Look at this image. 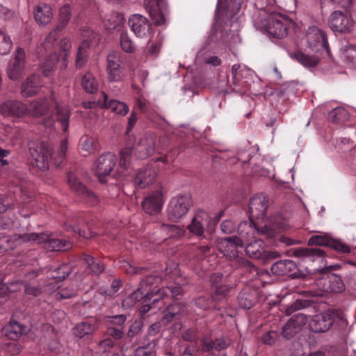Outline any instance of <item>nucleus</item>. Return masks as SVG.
<instances>
[{"label": "nucleus", "instance_id": "1", "mask_svg": "<svg viewBox=\"0 0 356 356\" xmlns=\"http://www.w3.org/2000/svg\"><path fill=\"white\" fill-rule=\"evenodd\" d=\"M67 149V140L61 141L58 150L50 153L47 147L41 144H33L30 146L29 152L33 159V164L41 170H46L49 168V160H54L55 164L59 165L63 161Z\"/></svg>", "mask_w": 356, "mask_h": 356}, {"label": "nucleus", "instance_id": "2", "mask_svg": "<svg viewBox=\"0 0 356 356\" xmlns=\"http://www.w3.org/2000/svg\"><path fill=\"white\" fill-rule=\"evenodd\" d=\"M54 106L57 114V120L61 124L63 131H66L69 126L70 111L68 106L60 104L56 100L54 95L49 99H39L31 102L29 113L39 117L46 114L51 107Z\"/></svg>", "mask_w": 356, "mask_h": 356}, {"label": "nucleus", "instance_id": "3", "mask_svg": "<svg viewBox=\"0 0 356 356\" xmlns=\"http://www.w3.org/2000/svg\"><path fill=\"white\" fill-rule=\"evenodd\" d=\"M238 234L240 238L236 236L220 238L218 242V250L229 259H234L238 257V247H242L244 243H248L250 238L254 235V228L251 223L242 222L238 225Z\"/></svg>", "mask_w": 356, "mask_h": 356}, {"label": "nucleus", "instance_id": "4", "mask_svg": "<svg viewBox=\"0 0 356 356\" xmlns=\"http://www.w3.org/2000/svg\"><path fill=\"white\" fill-rule=\"evenodd\" d=\"M161 282V279L157 275L147 277L141 282L139 289L123 300L122 306L131 307L140 300H143V302H150L158 293L159 290H156V288Z\"/></svg>", "mask_w": 356, "mask_h": 356}, {"label": "nucleus", "instance_id": "5", "mask_svg": "<svg viewBox=\"0 0 356 356\" xmlns=\"http://www.w3.org/2000/svg\"><path fill=\"white\" fill-rule=\"evenodd\" d=\"M13 240L16 242V244L11 245L10 248L26 242L38 244L44 243L45 248L51 251H65L71 248V243L69 241L64 239L49 238V236L44 233H30L15 236Z\"/></svg>", "mask_w": 356, "mask_h": 356}, {"label": "nucleus", "instance_id": "6", "mask_svg": "<svg viewBox=\"0 0 356 356\" xmlns=\"http://www.w3.org/2000/svg\"><path fill=\"white\" fill-rule=\"evenodd\" d=\"M294 26L295 22L291 19L280 13L271 14L262 22L265 31L275 38L286 37Z\"/></svg>", "mask_w": 356, "mask_h": 356}, {"label": "nucleus", "instance_id": "7", "mask_svg": "<svg viewBox=\"0 0 356 356\" xmlns=\"http://www.w3.org/2000/svg\"><path fill=\"white\" fill-rule=\"evenodd\" d=\"M302 42L313 51L316 53L325 51L330 54L327 35L323 30L316 25L309 26L307 29Z\"/></svg>", "mask_w": 356, "mask_h": 356}, {"label": "nucleus", "instance_id": "8", "mask_svg": "<svg viewBox=\"0 0 356 356\" xmlns=\"http://www.w3.org/2000/svg\"><path fill=\"white\" fill-rule=\"evenodd\" d=\"M327 24L333 32L346 33L352 31L354 22L346 13L336 10L330 13Z\"/></svg>", "mask_w": 356, "mask_h": 356}, {"label": "nucleus", "instance_id": "9", "mask_svg": "<svg viewBox=\"0 0 356 356\" xmlns=\"http://www.w3.org/2000/svg\"><path fill=\"white\" fill-rule=\"evenodd\" d=\"M191 204L190 197L186 195L172 197L167 208V215L170 220L177 221L188 212Z\"/></svg>", "mask_w": 356, "mask_h": 356}, {"label": "nucleus", "instance_id": "10", "mask_svg": "<svg viewBox=\"0 0 356 356\" xmlns=\"http://www.w3.org/2000/svg\"><path fill=\"white\" fill-rule=\"evenodd\" d=\"M120 53L112 51L106 56V71L110 82L121 81L124 77V67L121 65Z\"/></svg>", "mask_w": 356, "mask_h": 356}, {"label": "nucleus", "instance_id": "11", "mask_svg": "<svg viewBox=\"0 0 356 356\" xmlns=\"http://www.w3.org/2000/svg\"><path fill=\"white\" fill-rule=\"evenodd\" d=\"M116 164L115 154L108 152L101 155L95 161L93 170L101 182L106 181V177L109 175Z\"/></svg>", "mask_w": 356, "mask_h": 356}, {"label": "nucleus", "instance_id": "12", "mask_svg": "<svg viewBox=\"0 0 356 356\" xmlns=\"http://www.w3.org/2000/svg\"><path fill=\"white\" fill-rule=\"evenodd\" d=\"M82 36L85 39L78 49L76 59V65L79 68L83 67L87 61L86 49L90 43L91 44H97L101 39V36L99 33L95 32L89 28L83 29Z\"/></svg>", "mask_w": 356, "mask_h": 356}, {"label": "nucleus", "instance_id": "13", "mask_svg": "<svg viewBox=\"0 0 356 356\" xmlns=\"http://www.w3.org/2000/svg\"><path fill=\"white\" fill-rule=\"evenodd\" d=\"M268 197L267 196L260 194L252 197L249 203L250 211V222L252 227L254 228V233L257 232L255 225L252 221L253 218H263L266 214L268 208Z\"/></svg>", "mask_w": 356, "mask_h": 356}, {"label": "nucleus", "instance_id": "14", "mask_svg": "<svg viewBox=\"0 0 356 356\" xmlns=\"http://www.w3.org/2000/svg\"><path fill=\"white\" fill-rule=\"evenodd\" d=\"M26 54L24 49L18 47L14 53V58L8 65L7 72L8 77L12 80L18 79L24 70Z\"/></svg>", "mask_w": 356, "mask_h": 356}, {"label": "nucleus", "instance_id": "15", "mask_svg": "<svg viewBox=\"0 0 356 356\" xmlns=\"http://www.w3.org/2000/svg\"><path fill=\"white\" fill-rule=\"evenodd\" d=\"M164 203L163 191L161 188L149 193L143 202V210L148 214L159 213Z\"/></svg>", "mask_w": 356, "mask_h": 356}, {"label": "nucleus", "instance_id": "16", "mask_svg": "<svg viewBox=\"0 0 356 356\" xmlns=\"http://www.w3.org/2000/svg\"><path fill=\"white\" fill-rule=\"evenodd\" d=\"M156 136L154 134L143 135L137 145L135 147V152L137 156L140 159H145L150 156L159 147H156Z\"/></svg>", "mask_w": 356, "mask_h": 356}, {"label": "nucleus", "instance_id": "17", "mask_svg": "<svg viewBox=\"0 0 356 356\" xmlns=\"http://www.w3.org/2000/svg\"><path fill=\"white\" fill-rule=\"evenodd\" d=\"M144 4L152 19L158 25L165 23L166 2L165 0H145Z\"/></svg>", "mask_w": 356, "mask_h": 356}, {"label": "nucleus", "instance_id": "18", "mask_svg": "<svg viewBox=\"0 0 356 356\" xmlns=\"http://www.w3.org/2000/svg\"><path fill=\"white\" fill-rule=\"evenodd\" d=\"M334 312H325L314 316L309 322V327L314 332L327 331L334 322Z\"/></svg>", "mask_w": 356, "mask_h": 356}, {"label": "nucleus", "instance_id": "19", "mask_svg": "<svg viewBox=\"0 0 356 356\" xmlns=\"http://www.w3.org/2000/svg\"><path fill=\"white\" fill-rule=\"evenodd\" d=\"M306 315L298 313L293 315L284 325L282 330V335L286 339L293 337L307 323Z\"/></svg>", "mask_w": 356, "mask_h": 356}, {"label": "nucleus", "instance_id": "20", "mask_svg": "<svg viewBox=\"0 0 356 356\" xmlns=\"http://www.w3.org/2000/svg\"><path fill=\"white\" fill-rule=\"evenodd\" d=\"M129 25L138 38H143L150 33L151 24L141 15H133L129 19Z\"/></svg>", "mask_w": 356, "mask_h": 356}, {"label": "nucleus", "instance_id": "21", "mask_svg": "<svg viewBox=\"0 0 356 356\" xmlns=\"http://www.w3.org/2000/svg\"><path fill=\"white\" fill-rule=\"evenodd\" d=\"M209 222V214L204 211H199L192 219L191 223L187 226L190 233L196 236H202L204 227Z\"/></svg>", "mask_w": 356, "mask_h": 356}, {"label": "nucleus", "instance_id": "22", "mask_svg": "<svg viewBox=\"0 0 356 356\" xmlns=\"http://www.w3.org/2000/svg\"><path fill=\"white\" fill-rule=\"evenodd\" d=\"M0 113L3 115L21 117L29 113V109L18 101H8L0 106Z\"/></svg>", "mask_w": 356, "mask_h": 356}, {"label": "nucleus", "instance_id": "23", "mask_svg": "<svg viewBox=\"0 0 356 356\" xmlns=\"http://www.w3.org/2000/svg\"><path fill=\"white\" fill-rule=\"evenodd\" d=\"M67 182L70 189L78 195H83L90 199L91 204H94L97 202V197L92 193L88 191L85 186L79 180L74 173L70 172L67 175Z\"/></svg>", "mask_w": 356, "mask_h": 356}, {"label": "nucleus", "instance_id": "24", "mask_svg": "<svg viewBox=\"0 0 356 356\" xmlns=\"http://www.w3.org/2000/svg\"><path fill=\"white\" fill-rule=\"evenodd\" d=\"M156 172L150 167L140 169L134 177L135 184L140 188H145L155 181Z\"/></svg>", "mask_w": 356, "mask_h": 356}, {"label": "nucleus", "instance_id": "25", "mask_svg": "<svg viewBox=\"0 0 356 356\" xmlns=\"http://www.w3.org/2000/svg\"><path fill=\"white\" fill-rule=\"evenodd\" d=\"M53 15L51 7L46 3L37 6L34 10L35 20L40 26L49 24L53 19Z\"/></svg>", "mask_w": 356, "mask_h": 356}, {"label": "nucleus", "instance_id": "26", "mask_svg": "<svg viewBox=\"0 0 356 356\" xmlns=\"http://www.w3.org/2000/svg\"><path fill=\"white\" fill-rule=\"evenodd\" d=\"M42 86L39 75L33 74L29 76L22 85V95L24 97H31L35 95Z\"/></svg>", "mask_w": 356, "mask_h": 356}, {"label": "nucleus", "instance_id": "27", "mask_svg": "<svg viewBox=\"0 0 356 356\" xmlns=\"http://www.w3.org/2000/svg\"><path fill=\"white\" fill-rule=\"evenodd\" d=\"M99 104L102 107L110 108L116 114L125 115L129 111V106L124 102L111 99L108 101V95L103 93V99L99 100Z\"/></svg>", "mask_w": 356, "mask_h": 356}, {"label": "nucleus", "instance_id": "28", "mask_svg": "<svg viewBox=\"0 0 356 356\" xmlns=\"http://www.w3.org/2000/svg\"><path fill=\"white\" fill-rule=\"evenodd\" d=\"M290 57L295 59L300 64L306 68H313L317 66L320 61V58L316 55H308L301 51H297L293 53H290Z\"/></svg>", "mask_w": 356, "mask_h": 356}, {"label": "nucleus", "instance_id": "29", "mask_svg": "<svg viewBox=\"0 0 356 356\" xmlns=\"http://www.w3.org/2000/svg\"><path fill=\"white\" fill-rule=\"evenodd\" d=\"M296 268V265L293 261L286 259L273 264L271 266V271L275 275H285L292 274Z\"/></svg>", "mask_w": 356, "mask_h": 356}, {"label": "nucleus", "instance_id": "30", "mask_svg": "<svg viewBox=\"0 0 356 356\" xmlns=\"http://www.w3.org/2000/svg\"><path fill=\"white\" fill-rule=\"evenodd\" d=\"M156 233L160 236V241H165L169 237H179L183 235L184 231L176 226L167 224H161L159 225Z\"/></svg>", "mask_w": 356, "mask_h": 356}, {"label": "nucleus", "instance_id": "31", "mask_svg": "<svg viewBox=\"0 0 356 356\" xmlns=\"http://www.w3.org/2000/svg\"><path fill=\"white\" fill-rule=\"evenodd\" d=\"M265 248L264 242L260 239L248 243L245 247L246 254L251 258L261 260Z\"/></svg>", "mask_w": 356, "mask_h": 356}, {"label": "nucleus", "instance_id": "32", "mask_svg": "<svg viewBox=\"0 0 356 356\" xmlns=\"http://www.w3.org/2000/svg\"><path fill=\"white\" fill-rule=\"evenodd\" d=\"M96 329L95 321L90 320L76 324L74 328V334L79 338L88 337L93 334Z\"/></svg>", "mask_w": 356, "mask_h": 356}, {"label": "nucleus", "instance_id": "33", "mask_svg": "<svg viewBox=\"0 0 356 356\" xmlns=\"http://www.w3.org/2000/svg\"><path fill=\"white\" fill-rule=\"evenodd\" d=\"M124 17L118 13H113L106 16L104 24L106 30L113 31L119 29L123 24Z\"/></svg>", "mask_w": 356, "mask_h": 356}, {"label": "nucleus", "instance_id": "34", "mask_svg": "<svg viewBox=\"0 0 356 356\" xmlns=\"http://www.w3.org/2000/svg\"><path fill=\"white\" fill-rule=\"evenodd\" d=\"M3 332L8 338L15 340L20 337L24 330L17 322L10 321L9 324L3 327Z\"/></svg>", "mask_w": 356, "mask_h": 356}, {"label": "nucleus", "instance_id": "35", "mask_svg": "<svg viewBox=\"0 0 356 356\" xmlns=\"http://www.w3.org/2000/svg\"><path fill=\"white\" fill-rule=\"evenodd\" d=\"M76 288L72 284L65 283L58 286L54 292V296L57 299L70 298L76 294Z\"/></svg>", "mask_w": 356, "mask_h": 356}, {"label": "nucleus", "instance_id": "36", "mask_svg": "<svg viewBox=\"0 0 356 356\" xmlns=\"http://www.w3.org/2000/svg\"><path fill=\"white\" fill-rule=\"evenodd\" d=\"M63 31L59 28L54 27L49 34L45 37L42 43V47L44 50H50L53 49L57 44V39Z\"/></svg>", "mask_w": 356, "mask_h": 356}, {"label": "nucleus", "instance_id": "37", "mask_svg": "<svg viewBox=\"0 0 356 356\" xmlns=\"http://www.w3.org/2000/svg\"><path fill=\"white\" fill-rule=\"evenodd\" d=\"M83 88L88 93H94L98 89V83L93 74L87 72L84 74L81 81Z\"/></svg>", "mask_w": 356, "mask_h": 356}, {"label": "nucleus", "instance_id": "38", "mask_svg": "<svg viewBox=\"0 0 356 356\" xmlns=\"http://www.w3.org/2000/svg\"><path fill=\"white\" fill-rule=\"evenodd\" d=\"M328 118L333 122L343 123L348 120L349 113L344 108L337 107L330 112Z\"/></svg>", "mask_w": 356, "mask_h": 356}, {"label": "nucleus", "instance_id": "39", "mask_svg": "<svg viewBox=\"0 0 356 356\" xmlns=\"http://www.w3.org/2000/svg\"><path fill=\"white\" fill-rule=\"evenodd\" d=\"M80 148L85 152L84 156L95 152L97 149L95 138L88 136H83L80 140Z\"/></svg>", "mask_w": 356, "mask_h": 356}, {"label": "nucleus", "instance_id": "40", "mask_svg": "<svg viewBox=\"0 0 356 356\" xmlns=\"http://www.w3.org/2000/svg\"><path fill=\"white\" fill-rule=\"evenodd\" d=\"M71 7L70 5L66 4L60 8L58 24L56 27L63 30L68 24L71 17Z\"/></svg>", "mask_w": 356, "mask_h": 356}, {"label": "nucleus", "instance_id": "41", "mask_svg": "<svg viewBox=\"0 0 356 356\" xmlns=\"http://www.w3.org/2000/svg\"><path fill=\"white\" fill-rule=\"evenodd\" d=\"M131 142L129 143L124 148H123L120 154V165L124 170L127 169L131 163L132 147Z\"/></svg>", "mask_w": 356, "mask_h": 356}, {"label": "nucleus", "instance_id": "42", "mask_svg": "<svg viewBox=\"0 0 356 356\" xmlns=\"http://www.w3.org/2000/svg\"><path fill=\"white\" fill-rule=\"evenodd\" d=\"M343 57L347 64L356 68V45L348 44L346 46L343 52Z\"/></svg>", "mask_w": 356, "mask_h": 356}, {"label": "nucleus", "instance_id": "43", "mask_svg": "<svg viewBox=\"0 0 356 356\" xmlns=\"http://www.w3.org/2000/svg\"><path fill=\"white\" fill-rule=\"evenodd\" d=\"M84 261L92 273L99 274L103 271L104 265L99 260L94 259L90 255H86Z\"/></svg>", "mask_w": 356, "mask_h": 356}, {"label": "nucleus", "instance_id": "44", "mask_svg": "<svg viewBox=\"0 0 356 356\" xmlns=\"http://www.w3.org/2000/svg\"><path fill=\"white\" fill-rule=\"evenodd\" d=\"M328 282L330 284L329 289H327L326 291H330L333 293H340L345 289V286L341 277L337 275H332L329 278Z\"/></svg>", "mask_w": 356, "mask_h": 356}, {"label": "nucleus", "instance_id": "45", "mask_svg": "<svg viewBox=\"0 0 356 356\" xmlns=\"http://www.w3.org/2000/svg\"><path fill=\"white\" fill-rule=\"evenodd\" d=\"M332 238L327 234L314 235L308 240L309 245L330 246Z\"/></svg>", "mask_w": 356, "mask_h": 356}, {"label": "nucleus", "instance_id": "46", "mask_svg": "<svg viewBox=\"0 0 356 356\" xmlns=\"http://www.w3.org/2000/svg\"><path fill=\"white\" fill-rule=\"evenodd\" d=\"M13 47L10 38L3 31L0 30V54H8Z\"/></svg>", "mask_w": 356, "mask_h": 356}, {"label": "nucleus", "instance_id": "47", "mask_svg": "<svg viewBox=\"0 0 356 356\" xmlns=\"http://www.w3.org/2000/svg\"><path fill=\"white\" fill-rule=\"evenodd\" d=\"M58 58L56 55H51L49 58L46 59L41 65L42 72L45 76L51 74V72L54 70L56 63Z\"/></svg>", "mask_w": 356, "mask_h": 356}, {"label": "nucleus", "instance_id": "48", "mask_svg": "<svg viewBox=\"0 0 356 356\" xmlns=\"http://www.w3.org/2000/svg\"><path fill=\"white\" fill-rule=\"evenodd\" d=\"M120 44L122 49L127 53H132L135 51L136 46L127 33L121 34Z\"/></svg>", "mask_w": 356, "mask_h": 356}, {"label": "nucleus", "instance_id": "49", "mask_svg": "<svg viewBox=\"0 0 356 356\" xmlns=\"http://www.w3.org/2000/svg\"><path fill=\"white\" fill-rule=\"evenodd\" d=\"M72 267L69 264H62L51 273V278L55 280L65 279L72 272Z\"/></svg>", "mask_w": 356, "mask_h": 356}, {"label": "nucleus", "instance_id": "50", "mask_svg": "<svg viewBox=\"0 0 356 356\" xmlns=\"http://www.w3.org/2000/svg\"><path fill=\"white\" fill-rule=\"evenodd\" d=\"M296 255L303 257H323L324 252L320 248H305L298 249L295 252Z\"/></svg>", "mask_w": 356, "mask_h": 356}, {"label": "nucleus", "instance_id": "51", "mask_svg": "<svg viewBox=\"0 0 356 356\" xmlns=\"http://www.w3.org/2000/svg\"><path fill=\"white\" fill-rule=\"evenodd\" d=\"M159 285V284H158V286ZM156 290H159V291L156 294V296H159V298H154L152 300V304H155L156 302H158L160 298H162L164 296L167 295V293L168 292H170L173 297H176L178 295H179L181 291V288L179 286H175L174 288L167 287L166 289H161L158 286L157 288H156Z\"/></svg>", "mask_w": 356, "mask_h": 356}, {"label": "nucleus", "instance_id": "52", "mask_svg": "<svg viewBox=\"0 0 356 356\" xmlns=\"http://www.w3.org/2000/svg\"><path fill=\"white\" fill-rule=\"evenodd\" d=\"M181 311V307L178 303H174L169 306L165 311V316L163 320L167 322L172 321V319L177 315Z\"/></svg>", "mask_w": 356, "mask_h": 356}, {"label": "nucleus", "instance_id": "53", "mask_svg": "<svg viewBox=\"0 0 356 356\" xmlns=\"http://www.w3.org/2000/svg\"><path fill=\"white\" fill-rule=\"evenodd\" d=\"M329 247H331L335 250L343 253H348L350 252V248L348 245L340 240L334 239L332 238V242H330Z\"/></svg>", "mask_w": 356, "mask_h": 356}, {"label": "nucleus", "instance_id": "54", "mask_svg": "<svg viewBox=\"0 0 356 356\" xmlns=\"http://www.w3.org/2000/svg\"><path fill=\"white\" fill-rule=\"evenodd\" d=\"M335 7L348 11L354 6V0H329Z\"/></svg>", "mask_w": 356, "mask_h": 356}, {"label": "nucleus", "instance_id": "55", "mask_svg": "<svg viewBox=\"0 0 356 356\" xmlns=\"http://www.w3.org/2000/svg\"><path fill=\"white\" fill-rule=\"evenodd\" d=\"M65 227L67 229H72L74 232L79 233V236H82L84 238L89 239L93 237L94 233L90 230L85 231L81 230V229L78 227V225H71L69 223L65 224Z\"/></svg>", "mask_w": 356, "mask_h": 356}, {"label": "nucleus", "instance_id": "56", "mask_svg": "<svg viewBox=\"0 0 356 356\" xmlns=\"http://www.w3.org/2000/svg\"><path fill=\"white\" fill-rule=\"evenodd\" d=\"M119 267L124 270L127 273L134 275L138 273L140 270L135 266H133L128 261L122 260L119 262Z\"/></svg>", "mask_w": 356, "mask_h": 356}, {"label": "nucleus", "instance_id": "57", "mask_svg": "<svg viewBox=\"0 0 356 356\" xmlns=\"http://www.w3.org/2000/svg\"><path fill=\"white\" fill-rule=\"evenodd\" d=\"M71 47H72L71 42L68 38H64L60 40V48L65 52L64 58H63L64 67H65L67 65V63H66L67 58L66 57L67 56V51H70V49H71Z\"/></svg>", "mask_w": 356, "mask_h": 356}, {"label": "nucleus", "instance_id": "58", "mask_svg": "<svg viewBox=\"0 0 356 356\" xmlns=\"http://www.w3.org/2000/svg\"><path fill=\"white\" fill-rule=\"evenodd\" d=\"M277 333L275 331H269L265 333L262 337V341L268 345L273 344L277 338Z\"/></svg>", "mask_w": 356, "mask_h": 356}, {"label": "nucleus", "instance_id": "59", "mask_svg": "<svg viewBox=\"0 0 356 356\" xmlns=\"http://www.w3.org/2000/svg\"><path fill=\"white\" fill-rule=\"evenodd\" d=\"M280 257V253L278 252H277L276 250L266 251L264 250V254H263V256L261 258V261L263 262H268L272 259L278 258Z\"/></svg>", "mask_w": 356, "mask_h": 356}, {"label": "nucleus", "instance_id": "60", "mask_svg": "<svg viewBox=\"0 0 356 356\" xmlns=\"http://www.w3.org/2000/svg\"><path fill=\"white\" fill-rule=\"evenodd\" d=\"M142 323L135 321L132 323L129 329L127 335L129 337H134L136 334L140 332L142 329Z\"/></svg>", "mask_w": 356, "mask_h": 356}, {"label": "nucleus", "instance_id": "61", "mask_svg": "<svg viewBox=\"0 0 356 356\" xmlns=\"http://www.w3.org/2000/svg\"><path fill=\"white\" fill-rule=\"evenodd\" d=\"M214 348L216 350H221L227 348L230 343V341L229 339H217L213 341Z\"/></svg>", "mask_w": 356, "mask_h": 356}, {"label": "nucleus", "instance_id": "62", "mask_svg": "<svg viewBox=\"0 0 356 356\" xmlns=\"http://www.w3.org/2000/svg\"><path fill=\"white\" fill-rule=\"evenodd\" d=\"M107 334L115 339H121L124 334L123 329L110 327L107 330Z\"/></svg>", "mask_w": 356, "mask_h": 356}, {"label": "nucleus", "instance_id": "63", "mask_svg": "<svg viewBox=\"0 0 356 356\" xmlns=\"http://www.w3.org/2000/svg\"><path fill=\"white\" fill-rule=\"evenodd\" d=\"M221 230L225 234L232 233L235 229L234 222L231 220H224L220 224Z\"/></svg>", "mask_w": 356, "mask_h": 356}, {"label": "nucleus", "instance_id": "64", "mask_svg": "<svg viewBox=\"0 0 356 356\" xmlns=\"http://www.w3.org/2000/svg\"><path fill=\"white\" fill-rule=\"evenodd\" d=\"M242 71V67L240 64H234L232 66V74L233 76V79L235 82L239 81Z\"/></svg>", "mask_w": 356, "mask_h": 356}]
</instances>
